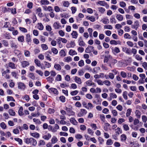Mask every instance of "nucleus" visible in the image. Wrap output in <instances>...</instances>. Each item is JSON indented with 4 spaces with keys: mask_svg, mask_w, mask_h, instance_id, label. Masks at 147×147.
Here are the masks:
<instances>
[{
    "mask_svg": "<svg viewBox=\"0 0 147 147\" xmlns=\"http://www.w3.org/2000/svg\"><path fill=\"white\" fill-rule=\"evenodd\" d=\"M26 40L28 44L30 45L31 44V40L30 34H28L26 35Z\"/></svg>",
    "mask_w": 147,
    "mask_h": 147,
    "instance_id": "1a4fd4ad",
    "label": "nucleus"
},
{
    "mask_svg": "<svg viewBox=\"0 0 147 147\" xmlns=\"http://www.w3.org/2000/svg\"><path fill=\"white\" fill-rule=\"evenodd\" d=\"M7 101H13V102H15V100L14 99L13 97L11 96H7Z\"/></svg>",
    "mask_w": 147,
    "mask_h": 147,
    "instance_id": "58836bf2",
    "label": "nucleus"
},
{
    "mask_svg": "<svg viewBox=\"0 0 147 147\" xmlns=\"http://www.w3.org/2000/svg\"><path fill=\"white\" fill-rule=\"evenodd\" d=\"M40 3L42 5H48L49 4V1L47 0H41Z\"/></svg>",
    "mask_w": 147,
    "mask_h": 147,
    "instance_id": "393cba45",
    "label": "nucleus"
},
{
    "mask_svg": "<svg viewBox=\"0 0 147 147\" xmlns=\"http://www.w3.org/2000/svg\"><path fill=\"white\" fill-rule=\"evenodd\" d=\"M74 80L78 84H80L82 83L81 79L77 76L75 77Z\"/></svg>",
    "mask_w": 147,
    "mask_h": 147,
    "instance_id": "f3484780",
    "label": "nucleus"
},
{
    "mask_svg": "<svg viewBox=\"0 0 147 147\" xmlns=\"http://www.w3.org/2000/svg\"><path fill=\"white\" fill-rule=\"evenodd\" d=\"M24 54L26 57H29L30 56V53L29 51L25 50L24 51Z\"/></svg>",
    "mask_w": 147,
    "mask_h": 147,
    "instance_id": "473e14b6",
    "label": "nucleus"
},
{
    "mask_svg": "<svg viewBox=\"0 0 147 147\" xmlns=\"http://www.w3.org/2000/svg\"><path fill=\"white\" fill-rule=\"evenodd\" d=\"M1 42L5 47H7L8 46L9 44L8 42L6 40H1Z\"/></svg>",
    "mask_w": 147,
    "mask_h": 147,
    "instance_id": "b1692460",
    "label": "nucleus"
},
{
    "mask_svg": "<svg viewBox=\"0 0 147 147\" xmlns=\"http://www.w3.org/2000/svg\"><path fill=\"white\" fill-rule=\"evenodd\" d=\"M69 54L71 55H74L77 54V52L75 51H73L72 49H70L69 52Z\"/></svg>",
    "mask_w": 147,
    "mask_h": 147,
    "instance_id": "4c0bfd02",
    "label": "nucleus"
},
{
    "mask_svg": "<svg viewBox=\"0 0 147 147\" xmlns=\"http://www.w3.org/2000/svg\"><path fill=\"white\" fill-rule=\"evenodd\" d=\"M51 51L55 55H56L58 53V50L55 48H52L51 49Z\"/></svg>",
    "mask_w": 147,
    "mask_h": 147,
    "instance_id": "79ce46f5",
    "label": "nucleus"
},
{
    "mask_svg": "<svg viewBox=\"0 0 147 147\" xmlns=\"http://www.w3.org/2000/svg\"><path fill=\"white\" fill-rule=\"evenodd\" d=\"M20 63L22 67L23 68L28 67L30 65L29 62L26 61H23Z\"/></svg>",
    "mask_w": 147,
    "mask_h": 147,
    "instance_id": "7ed1b4c3",
    "label": "nucleus"
},
{
    "mask_svg": "<svg viewBox=\"0 0 147 147\" xmlns=\"http://www.w3.org/2000/svg\"><path fill=\"white\" fill-rule=\"evenodd\" d=\"M33 121L36 124H40L41 123V122L40 121L39 119H36V118H34L33 119Z\"/></svg>",
    "mask_w": 147,
    "mask_h": 147,
    "instance_id": "c9c22d12",
    "label": "nucleus"
},
{
    "mask_svg": "<svg viewBox=\"0 0 147 147\" xmlns=\"http://www.w3.org/2000/svg\"><path fill=\"white\" fill-rule=\"evenodd\" d=\"M24 142L27 144H30L32 146H36L37 144L36 140L33 138H27L24 140Z\"/></svg>",
    "mask_w": 147,
    "mask_h": 147,
    "instance_id": "f257e3e1",
    "label": "nucleus"
},
{
    "mask_svg": "<svg viewBox=\"0 0 147 147\" xmlns=\"http://www.w3.org/2000/svg\"><path fill=\"white\" fill-rule=\"evenodd\" d=\"M120 74L121 76L123 78H125L126 77L127 74L124 71H122L121 72Z\"/></svg>",
    "mask_w": 147,
    "mask_h": 147,
    "instance_id": "338daca9",
    "label": "nucleus"
},
{
    "mask_svg": "<svg viewBox=\"0 0 147 147\" xmlns=\"http://www.w3.org/2000/svg\"><path fill=\"white\" fill-rule=\"evenodd\" d=\"M104 28L105 29L111 30L113 29V27L111 25H105L104 26Z\"/></svg>",
    "mask_w": 147,
    "mask_h": 147,
    "instance_id": "bf43d9fd",
    "label": "nucleus"
},
{
    "mask_svg": "<svg viewBox=\"0 0 147 147\" xmlns=\"http://www.w3.org/2000/svg\"><path fill=\"white\" fill-rule=\"evenodd\" d=\"M127 92L126 91H124L123 92V98L126 100H127Z\"/></svg>",
    "mask_w": 147,
    "mask_h": 147,
    "instance_id": "8fccbe9b",
    "label": "nucleus"
},
{
    "mask_svg": "<svg viewBox=\"0 0 147 147\" xmlns=\"http://www.w3.org/2000/svg\"><path fill=\"white\" fill-rule=\"evenodd\" d=\"M78 65L80 67H82L84 65V61L83 60H80L78 62Z\"/></svg>",
    "mask_w": 147,
    "mask_h": 147,
    "instance_id": "6e6d98bb",
    "label": "nucleus"
},
{
    "mask_svg": "<svg viewBox=\"0 0 147 147\" xmlns=\"http://www.w3.org/2000/svg\"><path fill=\"white\" fill-rule=\"evenodd\" d=\"M45 144V142L44 140H41L39 141L38 143V145L40 146L41 145H44Z\"/></svg>",
    "mask_w": 147,
    "mask_h": 147,
    "instance_id": "774afa93",
    "label": "nucleus"
},
{
    "mask_svg": "<svg viewBox=\"0 0 147 147\" xmlns=\"http://www.w3.org/2000/svg\"><path fill=\"white\" fill-rule=\"evenodd\" d=\"M135 114L138 118H140L141 115V112L138 110H136L135 111Z\"/></svg>",
    "mask_w": 147,
    "mask_h": 147,
    "instance_id": "a878e982",
    "label": "nucleus"
},
{
    "mask_svg": "<svg viewBox=\"0 0 147 147\" xmlns=\"http://www.w3.org/2000/svg\"><path fill=\"white\" fill-rule=\"evenodd\" d=\"M59 55L61 57H64L66 55V54L64 50H61L59 52Z\"/></svg>",
    "mask_w": 147,
    "mask_h": 147,
    "instance_id": "e433bc0d",
    "label": "nucleus"
},
{
    "mask_svg": "<svg viewBox=\"0 0 147 147\" xmlns=\"http://www.w3.org/2000/svg\"><path fill=\"white\" fill-rule=\"evenodd\" d=\"M65 110L67 111V115L69 116L74 115L75 113L70 108L67 107H66Z\"/></svg>",
    "mask_w": 147,
    "mask_h": 147,
    "instance_id": "423d86ee",
    "label": "nucleus"
},
{
    "mask_svg": "<svg viewBox=\"0 0 147 147\" xmlns=\"http://www.w3.org/2000/svg\"><path fill=\"white\" fill-rule=\"evenodd\" d=\"M88 20H89L92 22H94L95 21V19L94 16H92L89 17L88 18Z\"/></svg>",
    "mask_w": 147,
    "mask_h": 147,
    "instance_id": "680f3d73",
    "label": "nucleus"
},
{
    "mask_svg": "<svg viewBox=\"0 0 147 147\" xmlns=\"http://www.w3.org/2000/svg\"><path fill=\"white\" fill-rule=\"evenodd\" d=\"M110 20L111 22L112 23H113V22L115 23H116V21L115 18L114 17H113L112 16Z\"/></svg>",
    "mask_w": 147,
    "mask_h": 147,
    "instance_id": "09e8293b",
    "label": "nucleus"
},
{
    "mask_svg": "<svg viewBox=\"0 0 147 147\" xmlns=\"http://www.w3.org/2000/svg\"><path fill=\"white\" fill-rule=\"evenodd\" d=\"M59 99L62 102H64L65 101V98L63 96H61L59 97Z\"/></svg>",
    "mask_w": 147,
    "mask_h": 147,
    "instance_id": "de8ad7c7",
    "label": "nucleus"
},
{
    "mask_svg": "<svg viewBox=\"0 0 147 147\" xmlns=\"http://www.w3.org/2000/svg\"><path fill=\"white\" fill-rule=\"evenodd\" d=\"M13 52L15 55H16L18 58L19 57V56L20 55L22 54L20 51L16 49L14 50Z\"/></svg>",
    "mask_w": 147,
    "mask_h": 147,
    "instance_id": "9d476101",
    "label": "nucleus"
},
{
    "mask_svg": "<svg viewBox=\"0 0 147 147\" xmlns=\"http://www.w3.org/2000/svg\"><path fill=\"white\" fill-rule=\"evenodd\" d=\"M46 79L48 81H49L51 83H52L53 81L54 80L53 78L51 76H50L49 77L47 78Z\"/></svg>",
    "mask_w": 147,
    "mask_h": 147,
    "instance_id": "13d9d810",
    "label": "nucleus"
},
{
    "mask_svg": "<svg viewBox=\"0 0 147 147\" xmlns=\"http://www.w3.org/2000/svg\"><path fill=\"white\" fill-rule=\"evenodd\" d=\"M54 68L58 71H60L61 69V65L59 64H55L54 66Z\"/></svg>",
    "mask_w": 147,
    "mask_h": 147,
    "instance_id": "cd10ccee",
    "label": "nucleus"
},
{
    "mask_svg": "<svg viewBox=\"0 0 147 147\" xmlns=\"http://www.w3.org/2000/svg\"><path fill=\"white\" fill-rule=\"evenodd\" d=\"M49 92L50 93H53L55 94L58 95L59 92L58 90L55 88H51L49 89Z\"/></svg>",
    "mask_w": 147,
    "mask_h": 147,
    "instance_id": "39448f33",
    "label": "nucleus"
},
{
    "mask_svg": "<svg viewBox=\"0 0 147 147\" xmlns=\"http://www.w3.org/2000/svg\"><path fill=\"white\" fill-rule=\"evenodd\" d=\"M9 66L12 69H14L15 67V64L14 63L11 62H9L8 63Z\"/></svg>",
    "mask_w": 147,
    "mask_h": 147,
    "instance_id": "a19ab883",
    "label": "nucleus"
},
{
    "mask_svg": "<svg viewBox=\"0 0 147 147\" xmlns=\"http://www.w3.org/2000/svg\"><path fill=\"white\" fill-rule=\"evenodd\" d=\"M112 50L113 53H118L120 52V50L119 48L115 47L114 48H112Z\"/></svg>",
    "mask_w": 147,
    "mask_h": 147,
    "instance_id": "dca6fc26",
    "label": "nucleus"
},
{
    "mask_svg": "<svg viewBox=\"0 0 147 147\" xmlns=\"http://www.w3.org/2000/svg\"><path fill=\"white\" fill-rule=\"evenodd\" d=\"M23 108L22 107H21L20 108L18 111V113L20 116H21L24 115V113L23 112Z\"/></svg>",
    "mask_w": 147,
    "mask_h": 147,
    "instance_id": "412c9836",
    "label": "nucleus"
},
{
    "mask_svg": "<svg viewBox=\"0 0 147 147\" xmlns=\"http://www.w3.org/2000/svg\"><path fill=\"white\" fill-rule=\"evenodd\" d=\"M122 50L123 52H125L127 54L130 55L131 54V52L130 51V50L129 48L126 47L123 48Z\"/></svg>",
    "mask_w": 147,
    "mask_h": 147,
    "instance_id": "ddd939ff",
    "label": "nucleus"
},
{
    "mask_svg": "<svg viewBox=\"0 0 147 147\" xmlns=\"http://www.w3.org/2000/svg\"><path fill=\"white\" fill-rule=\"evenodd\" d=\"M51 137V135L50 134L48 133L47 135L43 136L42 138L44 139L47 140H48Z\"/></svg>",
    "mask_w": 147,
    "mask_h": 147,
    "instance_id": "6ab92c4d",
    "label": "nucleus"
},
{
    "mask_svg": "<svg viewBox=\"0 0 147 147\" xmlns=\"http://www.w3.org/2000/svg\"><path fill=\"white\" fill-rule=\"evenodd\" d=\"M116 18L117 20L120 21H122L123 19V16L119 14H117Z\"/></svg>",
    "mask_w": 147,
    "mask_h": 147,
    "instance_id": "a211bd4d",
    "label": "nucleus"
},
{
    "mask_svg": "<svg viewBox=\"0 0 147 147\" xmlns=\"http://www.w3.org/2000/svg\"><path fill=\"white\" fill-rule=\"evenodd\" d=\"M55 80L57 81H60L61 80V75L58 74L57 75Z\"/></svg>",
    "mask_w": 147,
    "mask_h": 147,
    "instance_id": "69168bd1",
    "label": "nucleus"
},
{
    "mask_svg": "<svg viewBox=\"0 0 147 147\" xmlns=\"http://www.w3.org/2000/svg\"><path fill=\"white\" fill-rule=\"evenodd\" d=\"M94 49V47L92 46H89L86 49L85 52L86 53H89L92 51Z\"/></svg>",
    "mask_w": 147,
    "mask_h": 147,
    "instance_id": "0eeeda50",
    "label": "nucleus"
},
{
    "mask_svg": "<svg viewBox=\"0 0 147 147\" xmlns=\"http://www.w3.org/2000/svg\"><path fill=\"white\" fill-rule=\"evenodd\" d=\"M64 59L65 61L68 63L70 61H72V58L71 57L68 56L65 57L64 58Z\"/></svg>",
    "mask_w": 147,
    "mask_h": 147,
    "instance_id": "4be33fe9",
    "label": "nucleus"
},
{
    "mask_svg": "<svg viewBox=\"0 0 147 147\" xmlns=\"http://www.w3.org/2000/svg\"><path fill=\"white\" fill-rule=\"evenodd\" d=\"M0 126L3 129H5L6 128V124L3 122L1 123Z\"/></svg>",
    "mask_w": 147,
    "mask_h": 147,
    "instance_id": "e2e57ef3",
    "label": "nucleus"
},
{
    "mask_svg": "<svg viewBox=\"0 0 147 147\" xmlns=\"http://www.w3.org/2000/svg\"><path fill=\"white\" fill-rule=\"evenodd\" d=\"M81 113L83 116L86 114L87 113V111L84 109H81L80 111Z\"/></svg>",
    "mask_w": 147,
    "mask_h": 147,
    "instance_id": "5fc2aeb1",
    "label": "nucleus"
},
{
    "mask_svg": "<svg viewBox=\"0 0 147 147\" xmlns=\"http://www.w3.org/2000/svg\"><path fill=\"white\" fill-rule=\"evenodd\" d=\"M139 23L138 21H136L134 22V25H131V28H135L136 30H137L138 27Z\"/></svg>",
    "mask_w": 147,
    "mask_h": 147,
    "instance_id": "6e6552de",
    "label": "nucleus"
},
{
    "mask_svg": "<svg viewBox=\"0 0 147 147\" xmlns=\"http://www.w3.org/2000/svg\"><path fill=\"white\" fill-rule=\"evenodd\" d=\"M44 63L45 67L49 68L51 67V64L45 61L44 62Z\"/></svg>",
    "mask_w": 147,
    "mask_h": 147,
    "instance_id": "49530a36",
    "label": "nucleus"
},
{
    "mask_svg": "<svg viewBox=\"0 0 147 147\" xmlns=\"http://www.w3.org/2000/svg\"><path fill=\"white\" fill-rule=\"evenodd\" d=\"M102 21L104 24H107L109 23V19L106 18H104L102 19Z\"/></svg>",
    "mask_w": 147,
    "mask_h": 147,
    "instance_id": "37998d69",
    "label": "nucleus"
},
{
    "mask_svg": "<svg viewBox=\"0 0 147 147\" xmlns=\"http://www.w3.org/2000/svg\"><path fill=\"white\" fill-rule=\"evenodd\" d=\"M75 42H74L71 41L70 42V44H67V47H74V46H75Z\"/></svg>",
    "mask_w": 147,
    "mask_h": 147,
    "instance_id": "5701e85b",
    "label": "nucleus"
},
{
    "mask_svg": "<svg viewBox=\"0 0 147 147\" xmlns=\"http://www.w3.org/2000/svg\"><path fill=\"white\" fill-rule=\"evenodd\" d=\"M58 141L57 138L55 136H54L52 138L51 141V143L53 144H54L57 142Z\"/></svg>",
    "mask_w": 147,
    "mask_h": 147,
    "instance_id": "bb28decb",
    "label": "nucleus"
},
{
    "mask_svg": "<svg viewBox=\"0 0 147 147\" xmlns=\"http://www.w3.org/2000/svg\"><path fill=\"white\" fill-rule=\"evenodd\" d=\"M70 121L71 123L74 125H76L77 124V122L74 118H71L70 119Z\"/></svg>",
    "mask_w": 147,
    "mask_h": 147,
    "instance_id": "aec40b11",
    "label": "nucleus"
},
{
    "mask_svg": "<svg viewBox=\"0 0 147 147\" xmlns=\"http://www.w3.org/2000/svg\"><path fill=\"white\" fill-rule=\"evenodd\" d=\"M123 128H124V129L125 131L129 130V129L128 125L126 124H124L123 125Z\"/></svg>",
    "mask_w": 147,
    "mask_h": 147,
    "instance_id": "4d7b16f0",
    "label": "nucleus"
},
{
    "mask_svg": "<svg viewBox=\"0 0 147 147\" xmlns=\"http://www.w3.org/2000/svg\"><path fill=\"white\" fill-rule=\"evenodd\" d=\"M78 44L81 47L84 46L86 44L83 40H80L78 41Z\"/></svg>",
    "mask_w": 147,
    "mask_h": 147,
    "instance_id": "f704fd0d",
    "label": "nucleus"
},
{
    "mask_svg": "<svg viewBox=\"0 0 147 147\" xmlns=\"http://www.w3.org/2000/svg\"><path fill=\"white\" fill-rule=\"evenodd\" d=\"M131 109H128L127 110L126 113V116L127 117H129L131 114Z\"/></svg>",
    "mask_w": 147,
    "mask_h": 147,
    "instance_id": "a18cd8bd",
    "label": "nucleus"
},
{
    "mask_svg": "<svg viewBox=\"0 0 147 147\" xmlns=\"http://www.w3.org/2000/svg\"><path fill=\"white\" fill-rule=\"evenodd\" d=\"M14 139L15 140L18 142L20 145L22 144V140L21 139L18 138H15Z\"/></svg>",
    "mask_w": 147,
    "mask_h": 147,
    "instance_id": "72a5a7b5",
    "label": "nucleus"
},
{
    "mask_svg": "<svg viewBox=\"0 0 147 147\" xmlns=\"http://www.w3.org/2000/svg\"><path fill=\"white\" fill-rule=\"evenodd\" d=\"M53 26L55 29H58L61 26L57 22H55L53 25Z\"/></svg>",
    "mask_w": 147,
    "mask_h": 147,
    "instance_id": "f8f14e48",
    "label": "nucleus"
},
{
    "mask_svg": "<svg viewBox=\"0 0 147 147\" xmlns=\"http://www.w3.org/2000/svg\"><path fill=\"white\" fill-rule=\"evenodd\" d=\"M34 63L38 67H40L41 64L40 61L38 59H36L34 60Z\"/></svg>",
    "mask_w": 147,
    "mask_h": 147,
    "instance_id": "c03bdc74",
    "label": "nucleus"
},
{
    "mask_svg": "<svg viewBox=\"0 0 147 147\" xmlns=\"http://www.w3.org/2000/svg\"><path fill=\"white\" fill-rule=\"evenodd\" d=\"M30 135L32 136L37 138H38L40 136L39 134L37 132L31 133L30 134Z\"/></svg>",
    "mask_w": 147,
    "mask_h": 147,
    "instance_id": "2eb2a0df",
    "label": "nucleus"
},
{
    "mask_svg": "<svg viewBox=\"0 0 147 147\" xmlns=\"http://www.w3.org/2000/svg\"><path fill=\"white\" fill-rule=\"evenodd\" d=\"M103 83L106 85L109 86L111 85V82L108 80H105L103 82Z\"/></svg>",
    "mask_w": 147,
    "mask_h": 147,
    "instance_id": "ea45409f",
    "label": "nucleus"
},
{
    "mask_svg": "<svg viewBox=\"0 0 147 147\" xmlns=\"http://www.w3.org/2000/svg\"><path fill=\"white\" fill-rule=\"evenodd\" d=\"M117 130V131H116V133L118 135H119L120 134H121L122 133V130L119 127H118L117 129H115V130Z\"/></svg>",
    "mask_w": 147,
    "mask_h": 147,
    "instance_id": "603ef678",
    "label": "nucleus"
},
{
    "mask_svg": "<svg viewBox=\"0 0 147 147\" xmlns=\"http://www.w3.org/2000/svg\"><path fill=\"white\" fill-rule=\"evenodd\" d=\"M85 107L87 109H92L93 107L92 104L91 102H88V106Z\"/></svg>",
    "mask_w": 147,
    "mask_h": 147,
    "instance_id": "c756f323",
    "label": "nucleus"
},
{
    "mask_svg": "<svg viewBox=\"0 0 147 147\" xmlns=\"http://www.w3.org/2000/svg\"><path fill=\"white\" fill-rule=\"evenodd\" d=\"M24 37L23 36H21L18 38V41L20 42H23L24 41Z\"/></svg>",
    "mask_w": 147,
    "mask_h": 147,
    "instance_id": "864d4df0",
    "label": "nucleus"
},
{
    "mask_svg": "<svg viewBox=\"0 0 147 147\" xmlns=\"http://www.w3.org/2000/svg\"><path fill=\"white\" fill-rule=\"evenodd\" d=\"M98 11L102 13H103L105 11L104 8L102 7H99L98 8Z\"/></svg>",
    "mask_w": 147,
    "mask_h": 147,
    "instance_id": "3c124183",
    "label": "nucleus"
},
{
    "mask_svg": "<svg viewBox=\"0 0 147 147\" xmlns=\"http://www.w3.org/2000/svg\"><path fill=\"white\" fill-rule=\"evenodd\" d=\"M113 144V142L111 139H108L107 141L106 144L107 145H111Z\"/></svg>",
    "mask_w": 147,
    "mask_h": 147,
    "instance_id": "052dcab7",
    "label": "nucleus"
},
{
    "mask_svg": "<svg viewBox=\"0 0 147 147\" xmlns=\"http://www.w3.org/2000/svg\"><path fill=\"white\" fill-rule=\"evenodd\" d=\"M18 88L22 90H24L26 88V86L25 84L22 82L18 83Z\"/></svg>",
    "mask_w": 147,
    "mask_h": 147,
    "instance_id": "f03ea898",
    "label": "nucleus"
},
{
    "mask_svg": "<svg viewBox=\"0 0 147 147\" xmlns=\"http://www.w3.org/2000/svg\"><path fill=\"white\" fill-rule=\"evenodd\" d=\"M106 3L105 1H99L96 3V4H98L100 6H104Z\"/></svg>",
    "mask_w": 147,
    "mask_h": 147,
    "instance_id": "2f4dec72",
    "label": "nucleus"
},
{
    "mask_svg": "<svg viewBox=\"0 0 147 147\" xmlns=\"http://www.w3.org/2000/svg\"><path fill=\"white\" fill-rule=\"evenodd\" d=\"M38 28L40 30H42L43 29L44 26L42 23H38L37 24Z\"/></svg>",
    "mask_w": 147,
    "mask_h": 147,
    "instance_id": "c85d7f7f",
    "label": "nucleus"
},
{
    "mask_svg": "<svg viewBox=\"0 0 147 147\" xmlns=\"http://www.w3.org/2000/svg\"><path fill=\"white\" fill-rule=\"evenodd\" d=\"M8 112L9 115L11 116H15V115L16 113L13 109H9V110Z\"/></svg>",
    "mask_w": 147,
    "mask_h": 147,
    "instance_id": "7c9ffc66",
    "label": "nucleus"
},
{
    "mask_svg": "<svg viewBox=\"0 0 147 147\" xmlns=\"http://www.w3.org/2000/svg\"><path fill=\"white\" fill-rule=\"evenodd\" d=\"M121 141L122 142H125L127 139V136L126 135L122 134L120 136Z\"/></svg>",
    "mask_w": 147,
    "mask_h": 147,
    "instance_id": "4468645a",
    "label": "nucleus"
},
{
    "mask_svg": "<svg viewBox=\"0 0 147 147\" xmlns=\"http://www.w3.org/2000/svg\"><path fill=\"white\" fill-rule=\"evenodd\" d=\"M71 9L72 11V13L73 14L75 13L77 10L76 7L74 6L71 7Z\"/></svg>",
    "mask_w": 147,
    "mask_h": 147,
    "instance_id": "0e129e2a",
    "label": "nucleus"
},
{
    "mask_svg": "<svg viewBox=\"0 0 147 147\" xmlns=\"http://www.w3.org/2000/svg\"><path fill=\"white\" fill-rule=\"evenodd\" d=\"M73 38L76 39L78 35L77 32L75 31H73L71 34Z\"/></svg>",
    "mask_w": 147,
    "mask_h": 147,
    "instance_id": "9b49d317",
    "label": "nucleus"
},
{
    "mask_svg": "<svg viewBox=\"0 0 147 147\" xmlns=\"http://www.w3.org/2000/svg\"><path fill=\"white\" fill-rule=\"evenodd\" d=\"M10 46L11 48L16 49L18 47V44L13 40H11L10 43Z\"/></svg>",
    "mask_w": 147,
    "mask_h": 147,
    "instance_id": "20e7f679",
    "label": "nucleus"
}]
</instances>
